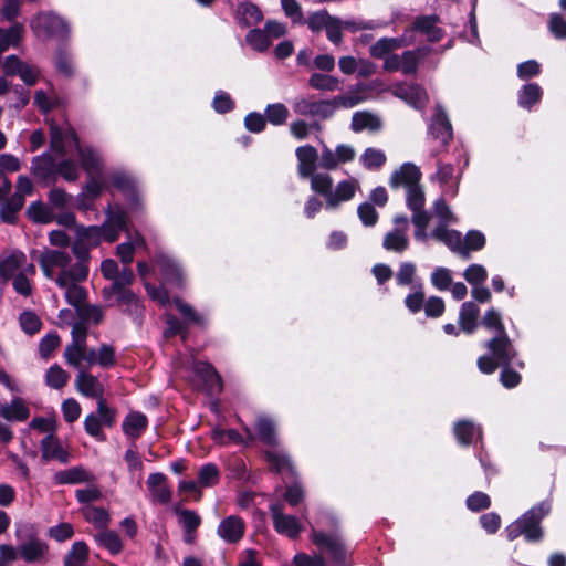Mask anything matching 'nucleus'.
I'll return each instance as SVG.
<instances>
[{
  "label": "nucleus",
  "instance_id": "nucleus-52",
  "mask_svg": "<svg viewBox=\"0 0 566 566\" xmlns=\"http://www.w3.org/2000/svg\"><path fill=\"white\" fill-rule=\"evenodd\" d=\"M256 431L259 438L268 444H276L275 426L271 419L261 416L256 420Z\"/></svg>",
  "mask_w": 566,
  "mask_h": 566
},
{
  "label": "nucleus",
  "instance_id": "nucleus-13",
  "mask_svg": "<svg viewBox=\"0 0 566 566\" xmlns=\"http://www.w3.org/2000/svg\"><path fill=\"white\" fill-rule=\"evenodd\" d=\"M245 533V523L238 515L223 518L217 528L218 536L228 544L238 543Z\"/></svg>",
  "mask_w": 566,
  "mask_h": 566
},
{
  "label": "nucleus",
  "instance_id": "nucleus-55",
  "mask_svg": "<svg viewBox=\"0 0 566 566\" xmlns=\"http://www.w3.org/2000/svg\"><path fill=\"white\" fill-rule=\"evenodd\" d=\"M211 438L214 442L219 444H228L230 442L235 444L244 443V440L241 437V434L234 429L224 430L219 427H216L211 431Z\"/></svg>",
  "mask_w": 566,
  "mask_h": 566
},
{
  "label": "nucleus",
  "instance_id": "nucleus-9",
  "mask_svg": "<svg viewBox=\"0 0 566 566\" xmlns=\"http://www.w3.org/2000/svg\"><path fill=\"white\" fill-rule=\"evenodd\" d=\"M274 530L291 539H295L300 536L303 531L302 524L294 515L284 513L283 505L281 503H272L269 506Z\"/></svg>",
  "mask_w": 566,
  "mask_h": 566
},
{
  "label": "nucleus",
  "instance_id": "nucleus-38",
  "mask_svg": "<svg viewBox=\"0 0 566 566\" xmlns=\"http://www.w3.org/2000/svg\"><path fill=\"white\" fill-rule=\"evenodd\" d=\"M94 537L98 545L106 548L112 555H117L123 549V542L115 531L104 528L97 532Z\"/></svg>",
  "mask_w": 566,
  "mask_h": 566
},
{
  "label": "nucleus",
  "instance_id": "nucleus-6",
  "mask_svg": "<svg viewBox=\"0 0 566 566\" xmlns=\"http://www.w3.org/2000/svg\"><path fill=\"white\" fill-rule=\"evenodd\" d=\"M311 541L321 549L327 552L334 559V562L344 566L348 555V549L344 545L340 536L336 533L327 534L322 531H317L312 526Z\"/></svg>",
  "mask_w": 566,
  "mask_h": 566
},
{
  "label": "nucleus",
  "instance_id": "nucleus-2",
  "mask_svg": "<svg viewBox=\"0 0 566 566\" xmlns=\"http://www.w3.org/2000/svg\"><path fill=\"white\" fill-rule=\"evenodd\" d=\"M549 512L551 504L546 501L533 506L506 527L507 538L514 541L523 535L527 542L541 541L544 535L541 522Z\"/></svg>",
  "mask_w": 566,
  "mask_h": 566
},
{
  "label": "nucleus",
  "instance_id": "nucleus-26",
  "mask_svg": "<svg viewBox=\"0 0 566 566\" xmlns=\"http://www.w3.org/2000/svg\"><path fill=\"white\" fill-rule=\"evenodd\" d=\"M41 452L44 460H57L61 463L70 461V453L63 448L55 434H48L41 441Z\"/></svg>",
  "mask_w": 566,
  "mask_h": 566
},
{
  "label": "nucleus",
  "instance_id": "nucleus-36",
  "mask_svg": "<svg viewBox=\"0 0 566 566\" xmlns=\"http://www.w3.org/2000/svg\"><path fill=\"white\" fill-rule=\"evenodd\" d=\"M195 371L203 379L212 394L220 392L222 390L221 378L210 364L196 363Z\"/></svg>",
  "mask_w": 566,
  "mask_h": 566
},
{
  "label": "nucleus",
  "instance_id": "nucleus-14",
  "mask_svg": "<svg viewBox=\"0 0 566 566\" xmlns=\"http://www.w3.org/2000/svg\"><path fill=\"white\" fill-rule=\"evenodd\" d=\"M109 305H117L129 315L138 317L143 312L139 298L129 289L119 290L111 293L108 297H103Z\"/></svg>",
  "mask_w": 566,
  "mask_h": 566
},
{
  "label": "nucleus",
  "instance_id": "nucleus-24",
  "mask_svg": "<svg viewBox=\"0 0 566 566\" xmlns=\"http://www.w3.org/2000/svg\"><path fill=\"white\" fill-rule=\"evenodd\" d=\"M50 146L51 149L61 156L66 154V144L73 143L75 147L78 145V139L75 132L72 128H60L55 125L51 126L50 129Z\"/></svg>",
  "mask_w": 566,
  "mask_h": 566
},
{
  "label": "nucleus",
  "instance_id": "nucleus-11",
  "mask_svg": "<svg viewBox=\"0 0 566 566\" xmlns=\"http://www.w3.org/2000/svg\"><path fill=\"white\" fill-rule=\"evenodd\" d=\"M30 171L38 182L48 186L57 179V163L51 154L44 153L32 158Z\"/></svg>",
  "mask_w": 566,
  "mask_h": 566
},
{
  "label": "nucleus",
  "instance_id": "nucleus-50",
  "mask_svg": "<svg viewBox=\"0 0 566 566\" xmlns=\"http://www.w3.org/2000/svg\"><path fill=\"white\" fill-rule=\"evenodd\" d=\"M82 514L84 515L87 522L103 530L107 526L109 522L108 512L102 507L85 505L82 509Z\"/></svg>",
  "mask_w": 566,
  "mask_h": 566
},
{
  "label": "nucleus",
  "instance_id": "nucleus-18",
  "mask_svg": "<svg viewBox=\"0 0 566 566\" xmlns=\"http://www.w3.org/2000/svg\"><path fill=\"white\" fill-rule=\"evenodd\" d=\"M0 417L11 422H23L30 417V408L21 397H14L10 403L0 400Z\"/></svg>",
  "mask_w": 566,
  "mask_h": 566
},
{
  "label": "nucleus",
  "instance_id": "nucleus-32",
  "mask_svg": "<svg viewBox=\"0 0 566 566\" xmlns=\"http://www.w3.org/2000/svg\"><path fill=\"white\" fill-rule=\"evenodd\" d=\"M480 314V308L473 302H464L461 305L459 313V324L460 328L467 333L472 334L478 326V317Z\"/></svg>",
  "mask_w": 566,
  "mask_h": 566
},
{
  "label": "nucleus",
  "instance_id": "nucleus-20",
  "mask_svg": "<svg viewBox=\"0 0 566 566\" xmlns=\"http://www.w3.org/2000/svg\"><path fill=\"white\" fill-rule=\"evenodd\" d=\"M147 488L154 502L166 504L171 499V490L164 473H151L147 479Z\"/></svg>",
  "mask_w": 566,
  "mask_h": 566
},
{
  "label": "nucleus",
  "instance_id": "nucleus-31",
  "mask_svg": "<svg viewBox=\"0 0 566 566\" xmlns=\"http://www.w3.org/2000/svg\"><path fill=\"white\" fill-rule=\"evenodd\" d=\"M263 19L258 6L251 2H243L238 6L235 20L240 27L248 28L256 25Z\"/></svg>",
  "mask_w": 566,
  "mask_h": 566
},
{
  "label": "nucleus",
  "instance_id": "nucleus-1",
  "mask_svg": "<svg viewBox=\"0 0 566 566\" xmlns=\"http://www.w3.org/2000/svg\"><path fill=\"white\" fill-rule=\"evenodd\" d=\"M91 249L76 235L72 254L62 249H44L38 256V264L44 277L59 287H67V296L75 301L83 294L80 284L88 277Z\"/></svg>",
  "mask_w": 566,
  "mask_h": 566
},
{
  "label": "nucleus",
  "instance_id": "nucleus-15",
  "mask_svg": "<svg viewBox=\"0 0 566 566\" xmlns=\"http://www.w3.org/2000/svg\"><path fill=\"white\" fill-rule=\"evenodd\" d=\"M431 235L436 240L444 243L451 251L459 253L464 259H469V253L463 248V239L459 231L450 230L446 224L438 223Z\"/></svg>",
  "mask_w": 566,
  "mask_h": 566
},
{
  "label": "nucleus",
  "instance_id": "nucleus-33",
  "mask_svg": "<svg viewBox=\"0 0 566 566\" xmlns=\"http://www.w3.org/2000/svg\"><path fill=\"white\" fill-rule=\"evenodd\" d=\"M366 87L364 84H356L345 94L335 96L337 108H353L366 99Z\"/></svg>",
  "mask_w": 566,
  "mask_h": 566
},
{
  "label": "nucleus",
  "instance_id": "nucleus-27",
  "mask_svg": "<svg viewBox=\"0 0 566 566\" xmlns=\"http://www.w3.org/2000/svg\"><path fill=\"white\" fill-rule=\"evenodd\" d=\"M408 35L405 33L399 38H381L375 44L370 46V55L376 59H386V56L392 54L394 51L399 50L409 45L407 40Z\"/></svg>",
  "mask_w": 566,
  "mask_h": 566
},
{
  "label": "nucleus",
  "instance_id": "nucleus-30",
  "mask_svg": "<svg viewBox=\"0 0 566 566\" xmlns=\"http://www.w3.org/2000/svg\"><path fill=\"white\" fill-rule=\"evenodd\" d=\"M432 52L429 46L417 48L415 50L403 51L401 53V73L405 75L416 74L418 71V64L427 55Z\"/></svg>",
  "mask_w": 566,
  "mask_h": 566
},
{
  "label": "nucleus",
  "instance_id": "nucleus-7",
  "mask_svg": "<svg viewBox=\"0 0 566 566\" xmlns=\"http://www.w3.org/2000/svg\"><path fill=\"white\" fill-rule=\"evenodd\" d=\"M30 27L36 36L62 38L69 33V25L66 21L50 12H43L35 15L31 20Z\"/></svg>",
  "mask_w": 566,
  "mask_h": 566
},
{
  "label": "nucleus",
  "instance_id": "nucleus-64",
  "mask_svg": "<svg viewBox=\"0 0 566 566\" xmlns=\"http://www.w3.org/2000/svg\"><path fill=\"white\" fill-rule=\"evenodd\" d=\"M109 182L123 191L126 196L135 195V185L132 178L124 172H114L109 176Z\"/></svg>",
  "mask_w": 566,
  "mask_h": 566
},
{
  "label": "nucleus",
  "instance_id": "nucleus-25",
  "mask_svg": "<svg viewBox=\"0 0 566 566\" xmlns=\"http://www.w3.org/2000/svg\"><path fill=\"white\" fill-rule=\"evenodd\" d=\"M382 128L381 118L371 112L359 111L353 114L350 129L354 133L368 130L370 133L379 132Z\"/></svg>",
  "mask_w": 566,
  "mask_h": 566
},
{
  "label": "nucleus",
  "instance_id": "nucleus-23",
  "mask_svg": "<svg viewBox=\"0 0 566 566\" xmlns=\"http://www.w3.org/2000/svg\"><path fill=\"white\" fill-rule=\"evenodd\" d=\"M395 95L415 108H423L428 102V94L423 87L417 84L398 85L394 91Z\"/></svg>",
  "mask_w": 566,
  "mask_h": 566
},
{
  "label": "nucleus",
  "instance_id": "nucleus-54",
  "mask_svg": "<svg viewBox=\"0 0 566 566\" xmlns=\"http://www.w3.org/2000/svg\"><path fill=\"white\" fill-rule=\"evenodd\" d=\"M265 117L274 126L285 124L289 117V109L282 103L270 104L265 108Z\"/></svg>",
  "mask_w": 566,
  "mask_h": 566
},
{
  "label": "nucleus",
  "instance_id": "nucleus-62",
  "mask_svg": "<svg viewBox=\"0 0 566 566\" xmlns=\"http://www.w3.org/2000/svg\"><path fill=\"white\" fill-rule=\"evenodd\" d=\"M19 323L22 331L29 335L38 333L42 325L39 316L31 311L22 312L19 317Z\"/></svg>",
  "mask_w": 566,
  "mask_h": 566
},
{
  "label": "nucleus",
  "instance_id": "nucleus-44",
  "mask_svg": "<svg viewBox=\"0 0 566 566\" xmlns=\"http://www.w3.org/2000/svg\"><path fill=\"white\" fill-rule=\"evenodd\" d=\"M88 548L84 542H75L66 554L64 566H87Z\"/></svg>",
  "mask_w": 566,
  "mask_h": 566
},
{
  "label": "nucleus",
  "instance_id": "nucleus-60",
  "mask_svg": "<svg viewBox=\"0 0 566 566\" xmlns=\"http://www.w3.org/2000/svg\"><path fill=\"white\" fill-rule=\"evenodd\" d=\"M406 190H407V195H406L407 207L411 211L423 209V206L426 202V197H424V191H423L422 187L420 186V184L417 186H413V187L406 188Z\"/></svg>",
  "mask_w": 566,
  "mask_h": 566
},
{
  "label": "nucleus",
  "instance_id": "nucleus-22",
  "mask_svg": "<svg viewBox=\"0 0 566 566\" xmlns=\"http://www.w3.org/2000/svg\"><path fill=\"white\" fill-rule=\"evenodd\" d=\"M359 184L355 179L339 181L332 193L327 198L326 208L336 209L342 202L349 201L354 198Z\"/></svg>",
  "mask_w": 566,
  "mask_h": 566
},
{
  "label": "nucleus",
  "instance_id": "nucleus-53",
  "mask_svg": "<svg viewBox=\"0 0 566 566\" xmlns=\"http://www.w3.org/2000/svg\"><path fill=\"white\" fill-rule=\"evenodd\" d=\"M34 105L44 114L53 109L57 105L54 90L50 87L48 92L43 90L36 91L34 94Z\"/></svg>",
  "mask_w": 566,
  "mask_h": 566
},
{
  "label": "nucleus",
  "instance_id": "nucleus-5",
  "mask_svg": "<svg viewBox=\"0 0 566 566\" xmlns=\"http://www.w3.org/2000/svg\"><path fill=\"white\" fill-rule=\"evenodd\" d=\"M20 272L35 274L36 269L28 261L24 252L20 250L6 251L0 254V276L4 280L19 275Z\"/></svg>",
  "mask_w": 566,
  "mask_h": 566
},
{
  "label": "nucleus",
  "instance_id": "nucleus-59",
  "mask_svg": "<svg viewBox=\"0 0 566 566\" xmlns=\"http://www.w3.org/2000/svg\"><path fill=\"white\" fill-rule=\"evenodd\" d=\"M333 18L326 10H319L308 15L306 24L312 32H319L326 29Z\"/></svg>",
  "mask_w": 566,
  "mask_h": 566
},
{
  "label": "nucleus",
  "instance_id": "nucleus-3",
  "mask_svg": "<svg viewBox=\"0 0 566 566\" xmlns=\"http://www.w3.org/2000/svg\"><path fill=\"white\" fill-rule=\"evenodd\" d=\"M484 346L491 356L483 355L476 363L483 374H493L499 366H509L517 355L507 333L495 335Z\"/></svg>",
  "mask_w": 566,
  "mask_h": 566
},
{
  "label": "nucleus",
  "instance_id": "nucleus-58",
  "mask_svg": "<svg viewBox=\"0 0 566 566\" xmlns=\"http://www.w3.org/2000/svg\"><path fill=\"white\" fill-rule=\"evenodd\" d=\"M76 235L81 238L88 247L94 248L99 244L103 237L99 227L76 226Z\"/></svg>",
  "mask_w": 566,
  "mask_h": 566
},
{
  "label": "nucleus",
  "instance_id": "nucleus-4",
  "mask_svg": "<svg viewBox=\"0 0 566 566\" xmlns=\"http://www.w3.org/2000/svg\"><path fill=\"white\" fill-rule=\"evenodd\" d=\"M440 19L436 14L419 15L412 21V24L405 29L409 45L416 42V33L419 32L426 36L429 42H439L444 36V31L439 27Z\"/></svg>",
  "mask_w": 566,
  "mask_h": 566
},
{
  "label": "nucleus",
  "instance_id": "nucleus-37",
  "mask_svg": "<svg viewBox=\"0 0 566 566\" xmlns=\"http://www.w3.org/2000/svg\"><path fill=\"white\" fill-rule=\"evenodd\" d=\"M24 34V27L21 23H14L9 29L0 28V54L10 46H18Z\"/></svg>",
  "mask_w": 566,
  "mask_h": 566
},
{
  "label": "nucleus",
  "instance_id": "nucleus-10",
  "mask_svg": "<svg viewBox=\"0 0 566 566\" xmlns=\"http://www.w3.org/2000/svg\"><path fill=\"white\" fill-rule=\"evenodd\" d=\"M64 291V297L66 302L76 310V314L80 319H82L85 324H99L104 318V312L101 306L86 304L87 292L86 290L80 285V290L83 292L77 300H73L67 296V287H60Z\"/></svg>",
  "mask_w": 566,
  "mask_h": 566
},
{
  "label": "nucleus",
  "instance_id": "nucleus-21",
  "mask_svg": "<svg viewBox=\"0 0 566 566\" xmlns=\"http://www.w3.org/2000/svg\"><path fill=\"white\" fill-rule=\"evenodd\" d=\"M430 135L433 139L440 142L441 146L448 145L452 139V126L443 109L438 108L431 125Z\"/></svg>",
  "mask_w": 566,
  "mask_h": 566
},
{
  "label": "nucleus",
  "instance_id": "nucleus-12",
  "mask_svg": "<svg viewBox=\"0 0 566 566\" xmlns=\"http://www.w3.org/2000/svg\"><path fill=\"white\" fill-rule=\"evenodd\" d=\"M99 229L105 241H116L120 231H127L126 212L120 208L109 209L107 211V218Z\"/></svg>",
  "mask_w": 566,
  "mask_h": 566
},
{
  "label": "nucleus",
  "instance_id": "nucleus-48",
  "mask_svg": "<svg viewBox=\"0 0 566 566\" xmlns=\"http://www.w3.org/2000/svg\"><path fill=\"white\" fill-rule=\"evenodd\" d=\"M24 205V199L20 195H12L1 207L0 218L7 223H13L17 218V212L21 210Z\"/></svg>",
  "mask_w": 566,
  "mask_h": 566
},
{
  "label": "nucleus",
  "instance_id": "nucleus-45",
  "mask_svg": "<svg viewBox=\"0 0 566 566\" xmlns=\"http://www.w3.org/2000/svg\"><path fill=\"white\" fill-rule=\"evenodd\" d=\"M360 164L368 170H376L382 167L387 160L386 154L377 148L368 147L360 155Z\"/></svg>",
  "mask_w": 566,
  "mask_h": 566
},
{
  "label": "nucleus",
  "instance_id": "nucleus-63",
  "mask_svg": "<svg viewBox=\"0 0 566 566\" xmlns=\"http://www.w3.org/2000/svg\"><path fill=\"white\" fill-rule=\"evenodd\" d=\"M177 514L184 531L196 532L201 524V517L192 510H177Z\"/></svg>",
  "mask_w": 566,
  "mask_h": 566
},
{
  "label": "nucleus",
  "instance_id": "nucleus-49",
  "mask_svg": "<svg viewBox=\"0 0 566 566\" xmlns=\"http://www.w3.org/2000/svg\"><path fill=\"white\" fill-rule=\"evenodd\" d=\"M308 85L314 90L333 92L339 88V80L332 75L313 73L308 78Z\"/></svg>",
  "mask_w": 566,
  "mask_h": 566
},
{
  "label": "nucleus",
  "instance_id": "nucleus-42",
  "mask_svg": "<svg viewBox=\"0 0 566 566\" xmlns=\"http://www.w3.org/2000/svg\"><path fill=\"white\" fill-rule=\"evenodd\" d=\"M245 42L255 52H266L272 42L264 29H252L245 35Z\"/></svg>",
  "mask_w": 566,
  "mask_h": 566
},
{
  "label": "nucleus",
  "instance_id": "nucleus-47",
  "mask_svg": "<svg viewBox=\"0 0 566 566\" xmlns=\"http://www.w3.org/2000/svg\"><path fill=\"white\" fill-rule=\"evenodd\" d=\"M45 384L53 389H62L66 386L70 375L57 364L52 365L45 373Z\"/></svg>",
  "mask_w": 566,
  "mask_h": 566
},
{
  "label": "nucleus",
  "instance_id": "nucleus-29",
  "mask_svg": "<svg viewBox=\"0 0 566 566\" xmlns=\"http://www.w3.org/2000/svg\"><path fill=\"white\" fill-rule=\"evenodd\" d=\"M95 476L81 465L72 467L55 473L54 481L56 484H78L92 482Z\"/></svg>",
  "mask_w": 566,
  "mask_h": 566
},
{
  "label": "nucleus",
  "instance_id": "nucleus-19",
  "mask_svg": "<svg viewBox=\"0 0 566 566\" xmlns=\"http://www.w3.org/2000/svg\"><path fill=\"white\" fill-rule=\"evenodd\" d=\"M75 387L85 397L95 398L97 401L103 398L104 386L92 374L80 370L75 378Z\"/></svg>",
  "mask_w": 566,
  "mask_h": 566
},
{
  "label": "nucleus",
  "instance_id": "nucleus-51",
  "mask_svg": "<svg viewBox=\"0 0 566 566\" xmlns=\"http://www.w3.org/2000/svg\"><path fill=\"white\" fill-rule=\"evenodd\" d=\"M220 471L214 463H207L198 471V482L200 488H211L219 483Z\"/></svg>",
  "mask_w": 566,
  "mask_h": 566
},
{
  "label": "nucleus",
  "instance_id": "nucleus-40",
  "mask_svg": "<svg viewBox=\"0 0 566 566\" xmlns=\"http://www.w3.org/2000/svg\"><path fill=\"white\" fill-rule=\"evenodd\" d=\"M48 552V546L45 543L32 539L20 546V556L27 563L40 562L44 558Z\"/></svg>",
  "mask_w": 566,
  "mask_h": 566
},
{
  "label": "nucleus",
  "instance_id": "nucleus-34",
  "mask_svg": "<svg viewBox=\"0 0 566 566\" xmlns=\"http://www.w3.org/2000/svg\"><path fill=\"white\" fill-rule=\"evenodd\" d=\"M77 156L82 168L88 174H98L102 168V159L97 151L92 148H82L80 144L76 146Z\"/></svg>",
  "mask_w": 566,
  "mask_h": 566
},
{
  "label": "nucleus",
  "instance_id": "nucleus-57",
  "mask_svg": "<svg viewBox=\"0 0 566 566\" xmlns=\"http://www.w3.org/2000/svg\"><path fill=\"white\" fill-rule=\"evenodd\" d=\"M35 274H28L27 272H20L19 275L11 277L13 290L24 296H31L33 293L32 279Z\"/></svg>",
  "mask_w": 566,
  "mask_h": 566
},
{
  "label": "nucleus",
  "instance_id": "nucleus-28",
  "mask_svg": "<svg viewBox=\"0 0 566 566\" xmlns=\"http://www.w3.org/2000/svg\"><path fill=\"white\" fill-rule=\"evenodd\" d=\"M148 427L147 417L139 411H130L123 420L122 429L126 437L137 440Z\"/></svg>",
  "mask_w": 566,
  "mask_h": 566
},
{
  "label": "nucleus",
  "instance_id": "nucleus-17",
  "mask_svg": "<svg viewBox=\"0 0 566 566\" xmlns=\"http://www.w3.org/2000/svg\"><path fill=\"white\" fill-rule=\"evenodd\" d=\"M420 169L411 163H405L398 170H395L389 179L391 188L413 187L419 185L421 179Z\"/></svg>",
  "mask_w": 566,
  "mask_h": 566
},
{
  "label": "nucleus",
  "instance_id": "nucleus-56",
  "mask_svg": "<svg viewBox=\"0 0 566 566\" xmlns=\"http://www.w3.org/2000/svg\"><path fill=\"white\" fill-rule=\"evenodd\" d=\"M431 284L439 291H447L452 285V272L443 266L436 268L430 275Z\"/></svg>",
  "mask_w": 566,
  "mask_h": 566
},
{
  "label": "nucleus",
  "instance_id": "nucleus-61",
  "mask_svg": "<svg viewBox=\"0 0 566 566\" xmlns=\"http://www.w3.org/2000/svg\"><path fill=\"white\" fill-rule=\"evenodd\" d=\"M463 277L472 286L483 284L488 279V271L483 265L474 263L464 270Z\"/></svg>",
  "mask_w": 566,
  "mask_h": 566
},
{
  "label": "nucleus",
  "instance_id": "nucleus-16",
  "mask_svg": "<svg viewBox=\"0 0 566 566\" xmlns=\"http://www.w3.org/2000/svg\"><path fill=\"white\" fill-rule=\"evenodd\" d=\"M297 172L303 179L312 176L317 168L318 153L312 145L300 146L295 150Z\"/></svg>",
  "mask_w": 566,
  "mask_h": 566
},
{
  "label": "nucleus",
  "instance_id": "nucleus-43",
  "mask_svg": "<svg viewBox=\"0 0 566 566\" xmlns=\"http://www.w3.org/2000/svg\"><path fill=\"white\" fill-rule=\"evenodd\" d=\"M308 178L311 180V189L314 192L323 196L325 198V202L327 203V198L333 190V178L326 172H314Z\"/></svg>",
  "mask_w": 566,
  "mask_h": 566
},
{
  "label": "nucleus",
  "instance_id": "nucleus-39",
  "mask_svg": "<svg viewBox=\"0 0 566 566\" xmlns=\"http://www.w3.org/2000/svg\"><path fill=\"white\" fill-rule=\"evenodd\" d=\"M543 95L541 86L536 83H528L518 91V105L523 108L531 109L532 106L539 103Z\"/></svg>",
  "mask_w": 566,
  "mask_h": 566
},
{
  "label": "nucleus",
  "instance_id": "nucleus-46",
  "mask_svg": "<svg viewBox=\"0 0 566 566\" xmlns=\"http://www.w3.org/2000/svg\"><path fill=\"white\" fill-rule=\"evenodd\" d=\"M134 279L135 276L130 269H123L122 272L117 273L114 282H112L109 286H106L102 290V296L108 297L113 292L128 289L127 286L134 282Z\"/></svg>",
  "mask_w": 566,
  "mask_h": 566
},
{
  "label": "nucleus",
  "instance_id": "nucleus-41",
  "mask_svg": "<svg viewBox=\"0 0 566 566\" xmlns=\"http://www.w3.org/2000/svg\"><path fill=\"white\" fill-rule=\"evenodd\" d=\"M156 264L160 269L165 280L170 282H179L181 279V269L179 264L165 254H158L156 256Z\"/></svg>",
  "mask_w": 566,
  "mask_h": 566
},
{
  "label": "nucleus",
  "instance_id": "nucleus-35",
  "mask_svg": "<svg viewBox=\"0 0 566 566\" xmlns=\"http://www.w3.org/2000/svg\"><path fill=\"white\" fill-rule=\"evenodd\" d=\"M453 432L459 443L462 446L471 444L474 438H481L482 434L481 428L468 420L457 422Z\"/></svg>",
  "mask_w": 566,
  "mask_h": 566
},
{
  "label": "nucleus",
  "instance_id": "nucleus-8",
  "mask_svg": "<svg viewBox=\"0 0 566 566\" xmlns=\"http://www.w3.org/2000/svg\"><path fill=\"white\" fill-rule=\"evenodd\" d=\"M394 223L396 228L385 234L382 247L387 251L400 254L409 248V220L406 216H396Z\"/></svg>",
  "mask_w": 566,
  "mask_h": 566
}]
</instances>
